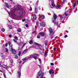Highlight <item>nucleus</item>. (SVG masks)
<instances>
[{
  "mask_svg": "<svg viewBox=\"0 0 78 78\" xmlns=\"http://www.w3.org/2000/svg\"><path fill=\"white\" fill-rule=\"evenodd\" d=\"M12 9L13 10L11 12L10 14H11V16H12L13 17H15V18H18V17L16 16V14H15L16 11H17V10H21L23 12V11L24 12H25L23 9L19 6V5L15 6Z\"/></svg>",
  "mask_w": 78,
  "mask_h": 78,
  "instance_id": "nucleus-1",
  "label": "nucleus"
},
{
  "mask_svg": "<svg viewBox=\"0 0 78 78\" xmlns=\"http://www.w3.org/2000/svg\"><path fill=\"white\" fill-rule=\"evenodd\" d=\"M9 50L11 51L12 53H14V54H15L16 55V50L14 49H12V46H10L9 48Z\"/></svg>",
  "mask_w": 78,
  "mask_h": 78,
  "instance_id": "nucleus-2",
  "label": "nucleus"
},
{
  "mask_svg": "<svg viewBox=\"0 0 78 78\" xmlns=\"http://www.w3.org/2000/svg\"><path fill=\"white\" fill-rule=\"evenodd\" d=\"M40 25L41 27H44L45 26V24L44 22H41L40 23Z\"/></svg>",
  "mask_w": 78,
  "mask_h": 78,
  "instance_id": "nucleus-3",
  "label": "nucleus"
},
{
  "mask_svg": "<svg viewBox=\"0 0 78 78\" xmlns=\"http://www.w3.org/2000/svg\"><path fill=\"white\" fill-rule=\"evenodd\" d=\"M18 76L19 78H20V76H21V70L20 69L19 71L18 72Z\"/></svg>",
  "mask_w": 78,
  "mask_h": 78,
  "instance_id": "nucleus-4",
  "label": "nucleus"
},
{
  "mask_svg": "<svg viewBox=\"0 0 78 78\" xmlns=\"http://www.w3.org/2000/svg\"><path fill=\"white\" fill-rule=\"evenodd\" d=\"M0 66L1 67H3V68H4V69H7V66H6L5 65H2L1 64H0Z\"/></svg>",
  "mask_w": 78,
  "mask_h": 78,
  "instance_id": "nucleus-5",
  "label": "nucleus"
},
{
  "mask_svg": "<svg viewBox=\"0 0 78 78\" xmlns=\"http://www.w3.org/2000/svg\"><path fill=\"white\" fill-rule=\"evenodd\" d=\"M30 58H34V59H35V60H36V59H37V57H34V55H30Z\"/></svg>",
  "mask_w": 78,
  "mask_h": 78,
  "instance_id": "nucleus-6",
  "label": "nucleus"
},
{
  "mask_svg": "<svg viewBox=\"0 0 78 78\" xmlns=\"http://www.w3.org/2000/svg\"><path fill=\"white\" fill-rule=\"evenodd\" d=\"M52 2V6L53 7H55V4L54 3V0H51Z\"/></svg>",
  "mask_w": 78,
  "mask_h": 78,
  "instance_id": "nucleus-7",
  "label": "nucleus"
},
{
  "mask_svg": "<svg viewBox=\"0 0 78 78\" xmlns=\"http://www.w3.org/2000/svg\"><path fill=\"white\" fill-rule=\"evenodd\" d=\"M48 30L49 31L51 34L52 33H53V29H51V28H49Z\"/></svg>",
  "mask_w": 78,
  "mask_h": 78,
  "instance_id": "nucleus-8",
  "label": "nucleus"
},
{
  "mask_svg": "<svg viewBox=\"0 0 78 78\" xmlns=\"http://www.w3.org/2000/svg\"><path fill=\"white\" fill-rule=\"evenodd\" d=\"M41 75H42V71H40L38 73V77L37 78H39L38 77L41 76Z\"/></svg>",
  "mask_w": 78,
  "mask_h": 78,
  "instance_id": "nucleus-9",
  "label": "nucleus"
},
{
  "mask_svg": "<svg viewBox=\"0 0 78 78\" xmlns=\"http://www.w3.org/2000/svg\"><path fill=\"white\" fill-rule=\"evenodd\" d=\"M23 60L24 61V62L23 63V64L25 62H26L27 61H28V59H27L26 58H25L24 59H23Z\"/></svg>",
  "mask_w": 78,
  "mask_h": 78,
  "instance_id": "nucleus-10",
  "label": "nucleus"
},
{
  "mask_svg": "<svg viewBox=\"0 0 78 78\" xmlns=\"http://www.w3.org/2000/svg\"><path fill=\"white\" fill-rule=\"evenodd\" d=\"M53 17H54V19L55 20V19H56L57 18V16H56V15L55 14H54Z\"/></svg>",
  "mask_w": 78,
  "mask_h": 78,
  "instance_id": "nucleus-11",
  "label": "nucleus"
},
{
  "mask_svg": "<svg viewBox=\"0 0 78 78\" xmlns=\"http://www.w3.org/2000/svg\"><path fill=\"white\" fill-rule=\"evenodd\" d=\"M40 35L41 36H44V35L45 34H44V33L43 32H40Z\"/></svg>",
  "mask_w": 78,
  "mask_h": 78,
  "instance_id": "nucleus-12",
  "label": "nucleus"
},
{
  "mask_svg": "<svg viewBox=\"0 0 78 78\" xmlns=\"http://www.w3.org/2000/svg\"><path fill=\"white\" fill-rule=\"evenodd\" d=\"M5 6L7 8H9V6H8V3L5 2Z\"/></svg>",
  "mask_w": 78,
  "mask_h": 78,
  "instance_id": "nucleus-13",
  "label": "nucleus"
},
{
  "mask_svg": "<svg viewBox=\"0 0 78 78\" xmlns=\"http://www.w3.org/2000/svg\"><path fill=\"white\" fill-rule=\"evenodd\" d=\"M15 56L14 58H15V59H17L18 58V56H17V54H14Z\"/></svg>",
  "mask_w": 78,
  "mask_h": 78,
  "instance_id": "nucleus-14",
  "label": "nucleus"
},
{
  "mask_svg": "<svg viewBox=\"0 0 78 78\" xmlns=\"http://www.w3.org/2000/svg\"><path fill=\"white\" fill-rule=\"evenodd\" d=\"M34 45H37V46H41V44H39V43H35L34 44Z\"/></svg>",
  "mask_w": 78,
  "mask_h": 78,
  "instance_id": "nucleus-15",
  "label": "nucleus"
},
{
  "mask_svg": "<svg viewBox=\"0 0 78 78\" xmlns=\"http://www.w3.org/2000/svg\"><path fill=\"white\" fill-rule=\"evenodd\" d=\"M45 18V16L44 15H42L41 16V19H44Z\"/></svg>",
  "mask_w": 78,
  "mask_h": 78,
  "instance_id": "nucleus-16",
  "label": "nucleus"
},
{
  "mask_svg": "<svg viewBox=\"0 0 78 78\" xmlns=\"http://www.w3.org/2000/svg\"><path fill=\"white\" fill-rule=\"evenodd\" d=\"M37 9L36 8H35V13H37Z\"/></svg>",
  "mask_w": 78,
  "mask_h": 78,
  "instance_id": "nucleus-17",
  "label": "nucleus"
},
{
  "mask_svg": "<svg viewBox=\"0 0 78 78\" xmlns=\"http://www.w3.org/2000/svg\"><path fill=\"white\" fill-rule=\"evenodd\" d=\"M17 31L18 32H19V33H20V32H21V29L19 28L17 29Z\"/></svg>",
  "mask_w": 78,
  "mask_h": 78,
  "instance_id": "nucleus-18",
  "label": "nucleus"
},
{
  "mask_svg": "<svg viewBox=\"0 0 78 78\" xmlns=\"http://www.w3.org/2000/svg\"><path fill=\"white\" fill-rule=\"evenodd\" d=\"M38 60L40 62V64H42V61L41 60V59H39Z\"/></svg>",
  "mask_w": 78,
  "mask_h": 78,
  "instance_id": "nucleus-19",
  "label": "nucleus"
},
{
  "mask_svg": "<svg viewBox=\"0 0 78 78\" xmlns=\"http://www.w3.org/2000/svg\"><path fill=\"white\" fill-rule=\"evenodd\" d=\"M14 42H15V43H17V44H18V45H19V43H17V41L15 39H13V40Z\"/></svg>",
  "mask_w": 78,
  "mask_h": 78,
  "instance_id": "nucleus-20",
  "label": "nucleus"
},
{
  "mask_svg": "<svg viewBox=\"0 0 78 78\" xmlns=\"http://www.w3.org/2000/svg\"><path fill=\"white\" fill-rule=\"evenodd\" d=\"M34 20H36V15H34Z\"/></svg>",
  "mask_w": 78,
  "mask_h": 78,
  "instance_id": "nucleus-21",
  "label": "nucleus"
},
{
  "mask_svg": "<svg viewBox=\"0 0 78 78\" xmlns=\"http://www.w3.org/2000/svg\"><path fill=\"white\" fill-rule=\"evenodd\" d=\"M14 38L16 40H18V37L17 36H15Z\"/></svg>",
  "mask_w": 78,
  "mask_h": 78,
  "instance_id": "nucleus-22",
  "label": "nucleus"
},
{
  "mask_svg": "<svg viewBox=\"0 0 78 78\" xmlns=\"http://www.w3.org/2000/svg\"><path fill=\"white\" fill-rule=\"evenodd\" d=\"M29 44H33V40H31L29 42Z\"/></svg>",
  "mask_w": 78,
  "mask_h": 78,
  "instance_id": "nucleus-23",
  "label": "nucleus"
},
{
  "mask_svg": "<svg viewBox=\"0 0 78 78\" xmlns=\"http://www.w3.org/2000/svg\"><path fill=\"white\" fill-rule=\"evenodd\" d=\"M65 14L66 16H67L69 15V13H67V12H65Z\"/></svg>",
  "mask_w": 78,
  "mask_h": 78,
  "instance_id": "nucleus-24",
  "label": "nucleus"
},
{
  "mask_svg": "<svg viewBox=\"0 0 78 78\" xmlns=\"http://www.w3.org/2000/svg\"><path fill=\"white\" fill-rule=\"evenodd\" d=\"M8 44H9V46H10V45H11V42L10 41H9L8 43Z\"/></svg>",
  "mask_w": 78,
  "mask_h": 78,
  "instance_id": "nucleus-25",
  "label": "nucleus"
},
{
  "mask_svg": "<svg viewBox=\"0 0 78 78\" xmlns=\"http://www.w3.org/2000/svg\"><path fill=\"white\" fill-rule=\"evenodd\" d=\"M9 28H10V29H12V26H11L10 25V26H9Z\"/></svg>",
  "mask_w": 78,
  "mask_h": 78,
  "instance_id": "nucleus-26",
  "label": "nucleus"
},
{
  "mask_svg": "<svg viewBox=\"0 0 78 78\" xmlns=\"http://www.w3.org/2000/svg\"><path fill=\"white\" fill-rule=\"evenodd\" d=\"M39 55L37 54H34V57H36V56H38Z\"/></svg>",
  "mask_w": 78,
  "mask_h": 78,
  "instance_id": "nucleus-27",
  "label": "nucleus"
},
{
  "mask_svg": "<svg viewBox=\"0 0 78 78\" xmlns=\"http://www.w3.org/2000/svg\"><path fill=\"white\" fill-rule=\"evenodd\" d=\"M51 72L52 74H53L54 73V71L53 69L51 70Z\"/></svg>",
  "mask_w": 78,
  "mask_h": 78,
  "instance_id": "nucleus-28",
  "label": "nucleus"
},
{
  "mask_svg": "<svg viewBox=\"0 0 78 78\" xmlns=\"http://www.w3.org/2000/svg\"><path fill=\"white\" fill-rule=\"evenodd\" d=\"M28 51V49H25L23 51V53H24V52H27Z\"/></svg>",
  "mask_w": 78,
  "mask_h": 78,
  "instance_id": "nucleus-29",
  "label": "nucleus"
},
{
  "mask_svg": "<svg viewBox=\"0 0 78 78\" xmlns=\"http://www.w3.org/2000/svg\"><path fill=\"white\" fill-rule=\"evenodd\" d=\"M34 48V47H33V46H30L29 47V49H30V48Z\"/></svg>",
  "mask_w": 78,
  "mask_h": 78,
  "instance_id": "nucleus-30",
  "label": "nucleus"
},
{
  "mask_svg": "<svg viewBox=\"0 0 78 78\" xmlns=\"http://www.w3.org/2000/svg\"><path fill=\"white\" fill-rule=\"evenodd\" d=\"M60 6H61V5H60V6L58 5L57 6V7H56V9H58V8H59V7H60Z\"/></svg>",
  "mask_w": 78,
  "mask_h": 78,
  "instance_id": "nucleus-31",
  "label": "nucleus"
},
{
  "mask_svg": "<svg viewBox=\"0 0 78 78\" xmlns=\"http://www.w3.org/2000/svg\"><path fill=\"white\" fill-rule=\"evenodd\" d=\"M5 30L4 29V28H2V31L3 32H4L5 31Z\"/></svg>",
  "mask_w": 78,
  "mask_h": 78,
  "instance_id": "nucleus-32",
  "label": "nucleus"
},
{
  "mask_svg": "<svg viewBox=\"0 0 78 78\" xmlns=\"http://www.w3.org/2000/svg\"><path fill=\"white\" fill-rule=\"evenodd\" d=\"M21 55V51H20L18 54V55L20 56Z\"/></svg>",
  "mask_w": 78,
  "mask_h": 78,
  "instance_id": "nucleus-33",
  "label": "nucleus"
},
{
  "mask_svg": "<svg viewBox=\"0 0 78 78\" xmlns=\"http://www.w3.org/2000/svg\"><path fill=\"white\" fill-rule=\"evenodd\" d=\"M3 55V53H1L0 54V55L1 56V57H2Z\"/></svg>",
  "mask_w": 78,
  "mask_h": 78,
  "instance_id": "nucleus-34",
  "label": "nucleus"
},
{
  "mask_svg": "<svg viewBox=\"0 0 78 78\" xmlns=\"http://www.w3.org/2000/svg\"><path fill=\"white\" fill-rule=\"evenodd\" d=\"M47 52H45V55H44V56H45V57H46V56H47Z\"/></svg>",
  "mask_w": 78,
  "mask_h": 78,
  "instance_id": "nucleus-35",
  "label": "nucleus"
},
{
  "mask_svg": "<svg viewBox=\"0 0 78 78\" xmlns=\"http://www.w3.org/2000/svg\"><path fill=\"white\" fill-rule=\"evenodd\" d=\"M6 52H8V48H5Z\"/></svg>",
  "mask_w": 78,
  "mask_h": 78,
  "instance_id": "nucleus-36",
  "label": "nucleus"
},
{
  "mask_svg": "<svg viewBox=\"0 0 78 78\" xmlns=\"http://www.w3.org/2000/svg\"><path fill=\"white\" fill-rule=\"evenodd\" d=\"M43 75H44V74H42L41 75V77L40 78H42V77H43Z\"/></svg>",
  "mask_w": 78,
  "mask_h": 78,
  "instance_id": "nucleus-37",
  "label": "nucleus"
},
{
  "mask_svg": "<svg viewBox=\"0 0 78 78\" xmlns=\"http://www.w3.org/2000/svg\"><path fill=\"white\" fill-rule=\"evenodd\" d=\"M66 0H63L62 4H63V3H64V2H65V1H66Z\"/></svg>",
  "mask_w": 78,
  "mask_h": 78,
  "instance_id": "nucleus-38",
  "label": "nucleus"
},
{
  "mask_svg": "<svg viewBox=\"0 0 78 78\" xmlns=\"http://www.w3.org/2000/svg\"><path fill=\"white\" fill-rule=\"evenodd\" d=\"M48 44V43H47V42H46L45 43V45L46 46H47V45Z\"/></svg>",
  "mask_w": 78,
  "mask_h": 78,
  "instance_id": "nucleus-39",
  "label": "nucleus"
},
{
  "mask_svg": "<svg viewBox=\"0 0 78 78\" xmlns=\"http://www.w3.org/2000/svg\"><path fill=\"white\" fill-rule=\"evenodd\" d=\"M49 72L50 74H51V70H50L49 71Z\"/></svg>",
  "mask_w": 78,
  "mask_h": 78,
  "instance_id": "nucleus-40",
  "label": "nucleus"
},
{
  "mask_svg": "<svg viewBox=\"0 0 78 78\" xmlns=\"http://www.w3.org/2000/svg\"><path fill=\"white\" fill-rule=\"evenodd\" d=\"M55 23V25H58V23L55 22V23Z\"/></svg>",
  "mask_w": 78,
  "mask_h": 78,
  "instance_id": "nucleus-41",
  "label": "nucleus"
},
{
  "mask_svg": "<svg viewBox=\"0 0 78 78\" xmlns=\"http://www.w3.org/2000/svg\"><path fill=\"white\" fill-rule=\"evenodd\" d=\"M3 75H4V78H6V75H5V74L3 73Z\"/></svg>",
  "mask_w": 78,
  "mask_h": 78,
  "instance_id": "nucleus-42",
  "label": "nucleus"
},
{
  "mask_svg": "<svg viewBox=\"0 0 78 78\" xmlns=\"http://www.w3.org/2000/svg\"><path fill=\"white\" fill-rule=\"evenodd\" d=\"M55 21H56L55 20H52L53 22V23H55V22H56Z\"/></svg>",
  "mask_w": 78,
  "mask_h": 78,
  "instance_id": "nucleus-43",
  "label": "nucleus"
},
{
  "mask_svg": "<svg viewBox=\"0 0 78 78\" xmlns=\"http://www.w3.org/2000/svg\"><path fill=\"white\" fill-rule=\"evenodd\" d=\"M9 37H12V36H11V34H9Z\"/></svg>",
  "mask_w": 78,
  "mask_h": 78,
  "instance_id": "nucleus-44",
  "label": "nucleus"
},
{
  "mask_svg": "<svg viewBox=\"0 0 78 78\" xmlns=\"http://www.w3.org/2000/svg\"><path fill=\"white\" fill-rule=\"evenodd\" d=\"M75 6H76V3H74V5H73V7H75Z\"/></svg>",
  "mask_w": 78,
  "mask_h": 78,
  "instance_id": "nucleus-45",
  "label": "nucleus"
},
{
  "mask_svg": "<svg viewBox=\"0 0 78 78\" xmlns=\"http://www.w3.org/2000/svg\"><path fill=\"white\" fill-rule=\"evenodd\" d=\"M62 19H63V17L62 16L61 17H60V20H62Z\"/></svg>",
  "mask_w": 78,
  "mask_h": 78,
  "instance_id": "nucleus-46",
  "label": "nucleus"
},
{
  "mask_svg": "<svg viewBox=\"0 0 78 78\" xmlns=\"http://www.w3.org/2000/svg\"><path fill=\"white\" fill-rule=\"evenodd\" d=\"M51 66H54V64L53 63H51Z\"/></svg>",
  "mask_w": 78,
  "mask_h": 78,
  "instance_id": "nucleus-47",
  "label": "nucleus"
},
{
  "mask_svg": "<svg viewBox=\"0 0 78 78\" xmlns=\"http://www.w3.org/2000/svg\"><path fill=\"white\" fill-rule=\"evenodd\" d=\"M30 11H32V8L31 7H30Z\"/></svg>",
  "mask_w": 78,
  "mask_h": 78,
  "instance_id": "nucleus-48",
  "label": "nucleus"
},
{
  "mask_svg": "<svg viewBox=\"0 0 78 78\" xmlns=\"http://www.w3.org/2000/svg\"><path fill=\"white\" fill-rule=\"evenodd\" d=\"M25 26L26 27H28V25L27 24H26L25 25Z\"/></svg>",
  "mask_w": 78,
  "mask_h": 78,
  "instance_id": "nucleus-49",
  "label": "nucleus"
},
{
  "mask_svg": "<svg viewBox=\"0 0 78 78\" xmlns=\"http://www.w3.org/2000/svg\"><path fill=\"white\" fill-rule=\"evenodd\" d=\"M67 37V35H65L64 36L65 38H66Z\"/></svg>",
  "mask_w": 78,
  "mask_h": 78,
  "instance_id": "nucleus-50",
  "label": "nucleus"
},
{
  "mask_svg": "<svg viewBox=\"0 0 78 78\" xmlns=\"http://www.w3.org/2000/svg\"><path fill=\"white\" fill-rule=\"evenodd\" d=\"M56 50V48H54V51H55Z\"/></svg>",
  "mask_w": 78,
  "mask_h": 78,
  "instance_id": "nucleus-51",
  "label": "nucleus"
},
{
  "mask_svg": "<svg viewBox=\"0 0 78 78\" xmlns=\"http://www.w3.org/2000/svg\"><path fill=\"white\" fill-rule=\"evenodd\" d=\"M51 39H53V36H51L50 37Z\"/></svg>",
  "mask_w": 78,
  "mask_h": 78,
  "instance_id": "nucleus-52",
  "label": "nucleus"
},
{
  "mask_svg": "<svg viewBox=\"0 0 78 78\" xmlns=\"http://www.w3.org/2000/svg\"><path fill=\"white\" fill-rule=\"evenodd\" d=\"M36 24L37 25H38V24H39L38 22H36Z\"/></svg>",
  "mask_w": 78,
  "mask_h": 78,
  "instance_id": "nucleus-53",
  "label": "nucleus"
},
{
  "mask_svg": "<svg viewBox=\"0 0 78 78\" xmlns=\"http://www.w3.org/2000/svg\"><path fill=\"white\" fill-rule=\"evenodd\" d=\"M37 38H38V39H39V38H40V36H37Z\"/></svg>",
  "mask_w": 78,
  "mask_h": 78,
  "instance_id": "nucleus-54",
  "label": "nucleus"
},
{
  "mask_svg": "<svg viewBox=\"0 0 78 78\" xmlns=\"http://www.w3.org/2000/svg\"><path fill=\"white\" fill-rule=\"evenodd\" d=\"M25 19H23L22 20V21H23V22H24L25 21Z\"/></svg>",
  "mask_w": 78,
  "mask_h": 78,
  "instance_id": "nucleus-55",
  "label": "nucleus"
},
{
  "mask_svg": "<svg viewBox=\"0 0 78 78\" xmlns=\"http://www.w3.org/2000/svg\"><path fill=\"white\" fill-rule=\"evenodd\" d=\"M19 63H20V64H21V63H22V61H20Z\"/></svg>",
  "mask_w": 78,
  "mask_h": 78,
  "instance_id": "nucleus-56",
  "label": "nucleus"
},
{
  "mask_svg": "<svg viewBox=\"0 0 78 78\" xmlns=\"http://www.w3.org/2000/svg\"><path fill=\"white\" fill-rule=\"evenodd\" d=\"M5 47H7L8 46V44H5Z\"/></svg>",
  "mask_w": 78,
  "mask_h": 78,
  "instance_id": "nucleus-57",
  "label": "nucleus"
},
{
  "mask_svg": "<svg viewBox=\"0 0 78 78\" xmlns=\"http://www.w3.org/2000/svg\"><path fill=\"white\" fill-rule=\"evenodd\" d=\"M30 58H30V57L29 58H27V59H30Z\"/></svg>",
  "mask_w": 78,
  "mask_h": 78,
  "instance_id": "nucleus-58",
  "label": "nucleus"
},
{
  "mask_svg": "<svg viewBox=\"0 0 78 78\" xmlns=\"http://www.w3.org/2000/svg\"><path fill=\"white\" fill-rule=\"evenodd\" d=\"M1 72L2 73H3V71L2 70H0V72Z\"/></svg>",
  "mask_w": 78,
  "mask_h": 78,
  "instance_id": "nucleus-59",
  "label": "nucleus"
},
{
  "mask_svg": "<svg viewBox=\"0 0 78 78\" xmlns=\"http://www.w3.org/2000/svg\"><path fill=\"white\" fill-rule=\"evenodd\" d=\"M38 66L40 68H41V66L39 65H38Z\"/></svg>",
  "mask_w": 78,
  "mask_h": 78,
  "instance_id": "nucleus-60",
  "label": "nucleus"
},
{
  "mask_svg": "<svg viewBox=\"0 0 78 78\" xmlns=\"http://www.w3.org/2000/svg\"><path fill=\"white\" fill-rule=\"evenodd\" d=\"M37 3H39V1H37Z\"/></svg>",
  "mask_w": 78,
  "mask_h": 78,
  "instance_id": "nucleus-61",
  "label": "nucleus"
},
{
  "mask_svg": "<svg viewBox=\"0 0 78 78\" xmlns=\"http://www.w3.org/2000/svg\"><path fill=\"white\" fill-rule=\"evenodd\" d=\"M24 46H25L24 44H23V47H22V48H23V47H24Z\"/></svg>",
  "mask_w": 78,
  "mask_h": 78,
  "instance_id": "nucleus-62",
  "label": "nucleus"
},
{
  "mask_svg": "<svg viewBox=\"0 0 78 78\" xmlns=\"http://www.w3.org/2000/svg\"><path fill=\"white\" fill-rule=\"evenodd\" d=\"M11 62L12 63V62H13L12 60V61H11Z\"/></svg>",
  "mask_w": 78,
  "mask_h": 78,
  "instance_id": "nucleus-63",
  "label": "nucleus"
},
{
  "mask_svg": "<svg viewBox=\"0 0 78 78\" xmlns=\"http://www.w3.org/2000/svg\"><path fill=\"white\" fill-rule=\"evenodd\" d=\"M77 3L78 4V0L77 1Z\"/></svg>",
  "mask_w": 78,
  "mask_h": 78,
  "instance_id": "nucleus-64",
  "label": "nucleus"
}]
</instances>
